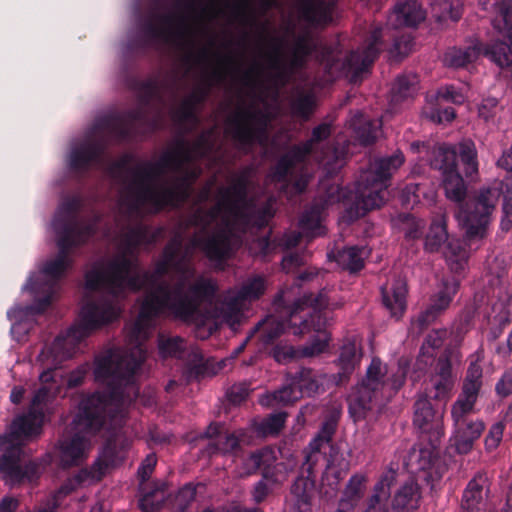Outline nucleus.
<instances>
[{
	"label": "nucleus",
	"mask_w": 512,
	"mask_h": 512,
	"mask_svg": "<svg viewBox=\"0 0 512 512\" xmlns=\"http://www.w3.org/2000/svg\"><path fill=\"white\" fill-rule=\"evenodd\" d=\"M382 29L376 28L371 32L368 43L360 51L352 52L341 60L338 54L326 48L321 49V61L325 62L327 78L325 82L338 77H345L352 83L361 81L368 73L369 67L381 50Z\"/></svg>",
	"instance_id": "obj_10"
},
{
	"label": "nucleus",
	"mask_w": 512,
	"mask_h": 512,
	"mask_svg": "<svg viewBox=\"0 0 512 512\" xmlns=\"http://www.w3.org/2000/svg\"><path fill=\"white\" fill-rule=\"evenodd\" d=\"M442 414L434 411L429 399L420 397L415 402L413 423L421 431L423 437L430 443V448L412 449L409 455V465L414 470H428L434 462V450L444 435Z\"/></svg>",
	"instance_id": "obj_13"
},
{
	"label": "nucleus",
	"mask_w": 512,
	"mask_h": 512,
	"mask_svg": "<svg viewBox=\"0 0 512 512\" xmlns=\"http://www.w3.org/2000/svg\"><path fill=\"white\" fill-rule=\"evenodd\" d=\"M298 353L292 346H276L273 351V357L279 363H286L297 357Z\"/></svg>",
	"instance_id": "obj_54"
},
{
	"label": "nucleus",
	"mask_w": 512,
	"mask_h": 512,
	"mask_svg": "<svg viewBox=\"0 0 512 512\" xmlns=\"http://www.w3.org/2000/svg\"><path fill=\"white\" fill-rule=\"evenodd\" d=\"M406 283L399 279L390 288L382 289V300L385 307L394 317H400L406 309Z\"/></svg>",
	"instance_id": "obj_25"
},
{
	"label": "nucleus",
	"mask_w": 512,
	"mask_h": 512,
	"mask_svg": "<svg viewBox=\"0 0 512 512\" xmlns=\"http://www.w3.org/2000/svg\"><path fill=\"white\" fill-rule=\"evenodd\" d=\"M369 253L370 251L366 247L352 246L339 251L336 256L332 253L327 256L330 260L333 257L340 268L349 272H357L363 268Z\"/></svg>",
	"instance_id": "obj_26"
},
{
	"label": "nucleus",
	"mask_w": 512,
	"mask_h": 512,
	"mask_svg": "<svg viewBox=\"0 0 512 512\" xmlns=\"http://www.w3.org/2000/svg\"><path fill=\"white\" fill-rule=\"evenodd\" d=\"M407 373L405 364L388 368L379 358H373L366 376L348 396V409L355 422L366 419L379 400H388L403 385Z\"/></svg>",
	"instance_id": "obj_5"
},
{
	"label": "nucleus",
	"mask_w": 512,
	"mask_h": 512,
	"mask_svg": "<svg viewBox=\"0 0 512 512\" xmlns=\"http://www.w3.org/2000/svg\"><path fill=\"white\" fill-rule=\"evenodd\" d=\"M158 349L162 358L179 357L183 349V340L179 337H167L160 334L158 337Z\"/></svg>",
	"instance_id": "obj_43"
},
{
	"label": "nucleus",
	"mask_w": 512,
	"mask_h": 512,
	"mask_svg": "<svg viewBox=\"0 0 512 512\" xmlns=\"http://www.w3.org/2000/svg\"><path fill=\"white\" fill-rule=\"evenodd\" d=\"M275 461L276 451L270 447H265L255 453H252L244 460V467L243 470L239 471V475H250L261 467L267 469L271 467Z\"/></svg>",
	"instance_id": "obj_34"
},
{
	"label": "nucleus",
	"mask_w": 512,
	"mask_h": 512,
	"mask_svg": "<svg viewBox=\"0 0 512 512\" xmlns=\"http://www.w3.org/2000/svg\"><path fill=\"white\" fill-rule=\"evenodd\" d=\"M404 161L403 153L396 151L391 156L380 157L371 162L356 182L354 203L346 209L344 218L353 221L368 211L380 208L388 199L391 176Z\"/></svg>",
	"instance_id": "obj_6"
},
{
	"label": "nucleus",
	"mask_w": 512,
	"mask_h": 512,
	"mask_svg": "<svg viewBox=\"0 0 512 512\" xmlns=\"http://www.w3.org/2000/svg\"><path fill=\"white\" fill-rule=\"evenodd\" d=\"M302 264V259L297 254H288L282 260V267L287 272L291 271L294 266Z\"/></svg>",
	"instance_id": "obj_64"
},
{
	"label": "nucleus",
	"mask_w": 512,
	"mask_h": 512,
	"mask_svg": "<svg viewBox=\"0 0 512 512\" xmlns=\"http://www.w3.org/2000/svg\"><path fill=\"white\" fill-rule=\"evenodd\" d=\"M458 154L465 165V173L471 176L478 171L475 145L471 141H464L459 144Z\"/></svg>",
	"instance_id": "obj_42"
},
{
	"label": "nucleus",
	"mask_w": 512,
	"mask_h": 512,
	"mask_svg": "<svg viewBox=\"0 0 512 512\" xmlns=\"http://www.w3.org/2000/svg\"><path fill=\"white\" fill-rule=\"evenodd\" d=\"M481 52L482 49L478 43L465 49L450 48L443 56V63L446 66L454 68L464 67L474 62L480 56Z\"/></svg>",
	"instance_id": "obj_32"
},
{
	"label": "nucleus",
	"mask_w": 512,
	"mask_h": 512,
	"mask_svg": "<svg viewBox=\"0 0 512 512\" xmlns=\"http://www.w3.org/2000/svg\"><path fill=\"white\" fill-rule=\"evenodd\" d=\"M208 55L209 51L207 48H202L199 51L197 61L200 65V75L188 95L177 106L161 107L157 111V116L167 111L171 119L176 123L194 124L197 122L196 112L198 105L205 100L210 90L214 86L221 85L226 77V72L223 68L209 63Z\"/></svg>",
	"instance_id": "obj_9"
},
{
	"label": "nucleus",
	"mask_w": 512,
	"mask_h": 512,
	"mask_svg": "<svg viewBox=\"0 0 512 512\" xmlns=\"http://www.w3.org/2000/svg\"><path fill=\"white\" fill-rule=\"evenodd\" d=\"M420 186L418 184H410L403 191V201L407 204H414L420 199Z\"/></svg>",
	"instance_id": "obj_60"
},
{
	"label": "nucleus",
	"mask_w": 512,
	"mask_h": 512,
	"mask_svg": "<svg viewBox=\"0 0 512 512\" xmlns=\"http://www.w3.org/2000/svg\"><path fill=\"white\" fill-rule=\"evenodd\" d=\"M126 340V349H109L96 356L93 373L95 380L104 386V392L91 394L80 402L72 422V434L63 436L56 448V456L62 467L82 464L97 434L108 439L88 472L101 469L103 476L109 467L125 459L131 440L120 428L129 404L138 393L134 374L146 358L144 346L130 340L127 328Z\"/></svg>",
	"instance_id": "obj_2"
},
{
	"label": "nucleus",
	"mask_w": 512,
	"mask_h": 512,
	"mask_svg": "<svg viewBox=\"0 0 512 512\" xmlns=\"http://www.w3.org/2000/svg\"><path fill=\"white\" fill-rule=\"evenodd\" d=\"M269 116L254 104L239 105L226 121L225 132L239 149L248 152L254 143L266 145Z\"/></svg>",
	"instance_id": "obj_12"
},
{
	"label": "nucleus",
	"mask_w": 512,
	"mask_h": 512,
	"mask_svg": "<svg viewBox=\"0 0 512 512\" xmlns=\"http://www.w3.org/2000/svg\"><path fill=\"white\" fill-rule=\"evenodd\" d=\"M350 126L354 130L356 138L362 144H370L376 140L379 135L381 121L368 120L361 112H356L350 119Z\"/></svg>",
	"instance_id": "obj_30"
},
{
	"label": "nucleus",
	"mask_w": 512,
	"mask_h": 512,
	"mask_svg": "<svg viewBox=\"0 0 512 512\" xmlns=\"http://www.w3.org/2000/svg\"><path fill=\"white\" fill-rule=\"evenodd\" d=\"M329 305V299L325 292H320L317 297L304 295L297 300L289 311V320H279L271 316L265 319L257 328L261 333V340L264 344L272 343L288 327H293V334L301 335L314 331L315 336L305 346L302 356L312 357L323 353L329 344L330 334L327 331L329 318L322 308Z\"/></svg>",
	"instance_id": "obj_4"
},
{
	"label": "nucleus",
	"mask_w": 512,
	"mask_h": 512,
	"mask_svg": "<svg viewBox=\"0 0 512 512\" xmlns=\"http://www.w3.org/2000/svg\"><path fill=\"white\" fill-rule=\"evenodd\" d=\"M497 393L506 397L512 393V367L507 370L496 384Z\"/></svg>",
	"instance_id": "obj_55"
},
{
	"label": "nucleus",
	"mask_w": 512,
	"mask_h": 512,
	"mask_svg": "<svg viewBox=\"0 0 512 512\" xmlns=\"http://www.w3.org/2000/svg\"><path fill=\"white\" fill-rule=\"evenodd\" d=\"M445 243L443 254L448 266L454 273L462 272L467 264L468 253L458 240H449L446 215L443 212L432 219L424 245L427 251L435 252Z\"/></svg>",
	"instance_id": "obj_16"
},
{
	"label": "nucleus",
	"mask_w": 512,
	"mask_h": 512,
	"mask_svg": "<svg viewBox=\"0 0 512 512\" xmlns=\"http://www.w3.org/2000/svg\"><path fill=\"white\" fill-rule=\"evenodd\" d=\"M506 269L503 262L497 258L493 259L487 267L486 275L487 282L490 286L498 285L500 279L505 275Z\"/></svg>",
	"instance_id": "obj_48"
},
{
	"label": "nucleus",
	"mask_w": 512,
	"mask_h": 512,
	"mask_svg": "<svg viewBox=\"0 0 512 512\" xmlns=\"http://www.w3.org/2000/svg\"><path fill=\"white\" fill-rule=\"evenodd\" d=\"M394 481L395 472L392 470L381 476L374 487L365 512H388L387 500L390 496V486Z\"/></svg>",
	"instance_id": "obj_24"
},
{
	"label": "nucleus",
	"mask_w": 512,
	"mask_h": 512,
	"mask_svg": "<svg viewBox=\"0 0 512 512\" xmlns=\"http://www.w3.org/2000/svg\"><path fill=\"white\" fill-rule=\"evenodd\" d=\"M80 207V198L73 196L62 201L51 229L56 235L59 252L47 261L37 272H33L23 285L22 291H28L33 298L30 306H15L7 312L12 322L11 334L18 342L23 341L33 328L35 317L44 312L58 297L59 280L71 265L70 250L89 239L94 233L96 223L83 225L76 212Z\"/></svg>",
	"instance_id": "obj_3"
},
{
	"label": "nucleus",
	"mask_w": 512,
	"mask_h": 512,
	"mask_svg": "<svg viewBox=\"0 0 512 512\" xmlns=\"http://www.w3.org/2000/svg\"><path fill=\"white\" fill-rule=\"evenodd\" d=\"M106 128L97 127L81 140L71 144L67 163L75 172L90 168L105 169L119 185V218L112 237L116 252L96 261L85 274L87 294L79 319L65 334L52 343V400L60 392L63 380L56 369L70 359L81 340L92 332L120 319L124 300L131 292L145 289L139 315L126 326L131 341L144 345L160 316H172L196 326V336L205 339L218 326L232 329L244 317L246 303L259 298L266 289L261 276L248 278L239 290L227 291L212 311L203 312L217 291L214 280L196 276L190 264L195 249L211 261L220 262L241 244L242 234L263 227L272 217L270 207L256 209L247 198L249 172L244 170L230 177L227 186L218 189L215 205L210 210L199 206L189 218L195 233L185 250L180 236L165 247L161 259L151 273H141L136 254L153 241L148 228L138 220L166 206L177 207L191 193L192 182L200 174L196 160L210 162L214 153V132L208 131L192 145L177 142L156 162H136L124 155L113 164L104 155L98 139Z\"/></svg>",
	"instance_id": "obj_1"
},
{
	"label": "nucleus",
	"mask_w": 512,
	"mask_h": 512,
	"mask_svg": "<svg viewBox=\"0 0 512 512\" xmlns=\"http://www.w3.org/2000/svg\"><path fill=\"white\" fill-rule=\"evenodd\" d=\"M459 287V282L454 278L444 279L430 298L428 307L420 313L415 324L419 328L435 321L450 306Z\"/></svg>",
	"instance_id": "obj_18"
},
{
	"label": "nucleus",
	"mask_w": 512,
	"mask_h": 512,
	"mask_svg": "<svg viewBox=\"0 0 512 512\" xmlns=\"http://www.w3.org/2000/svg\"><path fill=\"white\" fill-rule=\"evenodd\" d=\"M156 456L155 454H149L142 462L141 466L138 469V474L142 478V480H146L150 474L152 473L155 465H156Z\"/></svg>",
	"instance_id": "obj_59"
},
{
	"label": "nucleus",
	"mask_w": 512,
	"mask_h": 512,
	"mask_svg": "<svg viewBox=\"0 0 512 512\" xmlns=\"http://www.w3.org/2000/svg\"><path fill=\"white\" fill-rule=\"evenodd\" d=\"M419 486L414 481L403 484L394 494L392 508L395 512H410L418 507Z\"/></svg>",
	"instance_id": "obj_27"
},
{
	"label": "nucleus",
	"mask_w": 512,
	"mask_h": 512,
	"mask_svg": "<svg viewBox=\"0 0 512 512\" xmlns=\"http://www.w3.org/2000/svg\"><path fill=\"white\" fill-rule=\"evenodd\" d=\"M334 4L323 0L307 5L305 18L312 24L325 25L332 21Z\"/></svg>",
	"instance_id": "obj_36"
},
{
	"label": "nucleus",
	"mask_w": 512,
	"mask_h": 512,
	"mask_svg": "<svg viewBox=\"0 0 512 512\" xmlns=\"http://www.w3.org/2000/svg\"><path fill=\"white\" fill-rule=\"evenodd\" d=\"M360 357L361 353L356 340L348 341L343 344L338 359L343 374L350 373L359 363Z\"/></svg>",
	"instance_id": "obj_40"
},
{
	"label": "nucleus",
	"mask_w": 512,
	"mask_h": 512,
	"mask_svg": "<svg viewBox=\"0 0 512 512\" xmlns=\"http://www.w3.org/2000/svg\"><path fill=\"white\" fill-rule=\"evenodd\" d=\"M195 495L196 488L191 484L185 485L178 491L175 502L180 508L179 512H184L186 507L194 500Z\"/></svg>",
	"instance_id": "obj_51"
},
{
	"label": "nucleus",
	"mask_w": 512,
	"mask_h": 512,
	"mask_svg": "<svg viewBox=\"0 0 512 512\" xmlns=\"http://www.w3.org/2000/svg\"><path fill=\"white\" fill-rule=\"evenodd\" d=\"M207 438L213 439L214 441L208 444V454L214 453H230L233 452L239 444V439L234 434L222 433L221 426L218 424H211L206 432Z\"/></svg>",
	"instance_id": "obj_28"
},
{
	"label": "nucleus",
	"mask_w": 512,
	"mask_h": 512,
	"mask_svg": "<svg viewBox=\"0 0 512 512\" xmlns=\"http://www.w3.org/2000/svg\"><path fill=\"white\" fill-rule=\"evenodd\" d=\"M338 417L339 412L337 411L324 421L319 433L309 443L311 454L307 456V462L310 461L313 453L319 452L324 445H328L330 443L337 426Z\"/></svg>",
	"instance_id": "obj_38"
},
{
	"label": "nucleus",
	"mask_w": 512,
	"mask_h": 512,
	"mask_svg": "<svg viewBox=\"0 0 512 512\" xmlns=\"http://www.w3.org/2000/svg\"><path fill=\"white\" fill-rule=\"evenodd\" d=\"M292 380L298 390L301 391L302 396H311L317 393L320 387L324 385L326 376L305 368L302 369Z\"/></svg>",
	"instance_id": "obj_35"
},
{
	"label": "nucleus",
	"mask_w": 512,
	"mask_h": 512,
	"mask_svg": "<svg viewBox=\"0 0 512 512\" xmlns=\"http://www.w3.org/2000/svg\"><path fill=\"white\" fill-rule=\"evenodd\" d=\"M487 492L488 478L479 473L469 481L464 490L461 503L462 512H480Z\"/></svg>",
	"instance_id": "obj_23"
},
{
	"label": "nucleus",
	"mask_w": 512,
	"mask_h": 512,
	"mask_svg": "<svg viewBox=\"0 0 512 512\" xmlns=\"http://www.w3.org/2000/svg\"><path fill=\"white\" fill-rule=\"evenodd\" d=\"M19 507V500L12 496H5L0 501V512H15Z\"/></svg>",
	"instance_id": "obj_61"
},
{
	"label": "nucleus",
	"mask_w": 512,
	"mask_h": 512,
	"mask_svg": "<svg viewBox=\"0 0 512 512\" xmlns=\"http://www.w3.org/2000/svg\"><path fill=\"white\" fill-rule=\"evenodd\" d=\"M455 375L452 372V365L447 353L438 360L436 372L426 384L425 397L443 400L447 399L455 383Z\"/></svg>",
	"instance_id": "obj_21"
},
{
	"label": "nucleus",
	"mask_w": 512,
	"mask_h": 512,
	"mask_svg": "<svg viewBox=\"0 0 512 512\" xmlns=\"http://www.w3.org/2000/svg\"><path fill=\"white\" fill-rule=\"evenodd\" d=\"M410 149L414 153L424 154L425 160L436 169L442 171V186L447 199L459 203V210L465 207L474 199H470L466 204H462L466 196V185L463 178L455 167L457 151L450 146H439L433 150L434 157L430 156L431 145L428 142L415 141L411 143Z\"/></svg>",
	"instance_id": "obj_14"
},
{
	"label": "nucleus",
	"mask_w": 512,
	"mask_h": 512,
	"mask_svg": "<svg viewBox=\"0 0 512 512\" xmlns=\"http://www.w3.org/2000/svg\"><path fill=\"white\" fill-rule=\"evenodd\" d=\"M436 99L461 104L465 101L466 95L462 90L457 89L454 86H446L439 89Z\"/></svg>",
	"instance_id": "obj_49"
},
{
	"label": "nucleus",
	"mask_w": 512,
	"mask_h": 512,
	"mask_svg": "<svg viewBox=\"0 0 512 512\" xmlns=\"http://www.w3.org/2000/svg\"><path fill=\"white\" fill-rule=\"evenodd\" d=\"M302 397L293 380L290 384L283 386L279 390L262 395L259 402L262 406H285L291 404Z\"/></svg>",
	"instance_id": "obj_33"
},
{
	"label": "nucleus",
	"mask_w": 512,
	"mask_h": 512,
	"mask_svg": "<svg viewBox=\"0 0 512 512\" xmlns=\"http://www.w3.org/2000/svg\"><path fill=\"white\" fill-rule=\"evenodd\" d=\"M89 370V364L84 363L73 370L67 378V385L69 388L76 387L80 385Z\"/></svg>",
	"instance_id": "obj_56"
},
{
	"label": "nucleus",
	"mask_w": 512,
	"mask_h": 512,
	"mask_svg": "<svg viewBox=\"0 0 512 512\" xmlns=\"http://www.w3.org/2000/svg\"><path fill=\"white\" fill-rule=\"evenodd\" d=\"M473 410L451 408L453 420V433L450 437V445L459 454H467L473 448L475 441L481 436L485 424L480 419H470L468 415Z\"/></svg>",
	"instance_id": "obj_17"
},
{
	"label": "nucleus",
	"mask_w": 512,
	"mask_h": 512,
	"mask_svg": "<svg viewBox=\"0 0 512 512\" xmlns=\"http://www.w3.org/2000/svg\"><path fill=\"white\" fill-rule=\"evenodd\" d=\"M502 195L501 229L509 231L512 228V173L505 176L497 186L482 189L477 197L465 207H461L456 218L465 227L469 238H483L490 222L498 197Z\"/></svg>",
	"instance_id": "obj_7"
},
{
	"label": "nucleus",
	"mask_w": 512,
	"mask_h": 512,
	"mask_svg": "<svg viewBox=\"0 0 512 512\" xmlns=\"http://www.w3.org/2000/svg\"><path fill=\"white\" fill-rule=\"evenodd\" d=\"M424 115L434 123H446L450 122L455 118V110L451 107L439 110L432 104L424 108Z\"/></svg>",
	"instance_id": "obj_45"
},
{
	"label": "nucleus",
	"mask_w": 512,
	"mask_h": 512,
	"mask_svg": "<svg viewBox=\"0 0 512 512\" xmlns=\"http://www.w3.org/2000/svg\"><path fill=\"white\" fill-rule=\"evenodd\" d=\"M476 360L472 361L467 370V376L465 380H470L473 382H482V368L479 365V361L481 360V353H476Z\"/></svg>",
	"instance_id": "obj_58"
},
{
	"label": "nucleus",
	"mask_w": 512,
	"mask_h": 512,
	"mask_svg": "<svg viewBox=\"0 0 512 512\" xmlns=\"http://www.w3.org/2000/svg\"><path fill=\"white\" fill-rule=\"evenodd\" d=\"M315 106V98L312 93H298L292 101L291 107L294 114L308 118Z\"/></svg>",
	"instance_id": "obj_44"
},
{
	"label": "nucleus",
	"mask_w": 512,
	"mask_h": 512,
	"mask_svg": "<svg viewBox=\"0 0 512 512\" xmlns=\"http://www.w3.org/2000/svg\"><path fill=\"white\" fill-rule=\"evenodd\" d=\"M432 14L440 23L456 22L461 17L460 0H440L432 3Z\"/></svg>",
	"instance_id": "obj_37"
},
{
	"label": "nucleus",
	"mask_w": 512,
	"mask_h": 512,
	"mask_svg": "<svg viewBox=\"0 0 512 512\" xmlns=\"http://www.w3.org/2000/svg\"><path fill=\"white\" fill-rule=\"evenodd\" d=\"M249 394V388L245 384L233 385L228 391L229 400L238 404L242 402Z\"/></svg>",
	"instance_id": "obj_57"
},
{
	"label": "nucleus",
	"mask_w": 512,
	"mask_h": 512,
	"mask_svg": "<svg viewBox=\"0 0 512 512\" xmlns=\"http://www.w3.org/2000/svg\"><path fill=\"white\" fill-rule=\"evenodd\" d=\"M426 17V12L417 0L399 1L388 17L394 28L416 27Z\"/></svg>",
	"instance_id": "obj_22"
},
{
	"label": "nucleus",
	"mask_w": 512,
	"mask_h": 512,
	"mask_svg": "<svg viewBox=\"0 0 512 512\" xmlns=\"http://www.w3.org/2000/svg\"><path fill=\"white\" fill-rule=\"evenodd\" d=\"M490 1L481 4L486 9ZM493 5L497 9V15L492 20L493 29L497 37L505 41H495L486 46L483 53L499 67H509L512 65V0H494Z\"/></svg>",
	"instance_id": "obj_15"
},
{
	"label": "nucleus",
	"mask_w": 512,
	"mask_h": 512,
	"mask_svg": "<svg viewBox=\"0 0 512 512\" xmlns=\"http://www.w3.org/2000/svg\"><path fill=\"white\" fill-rule=\"evenodd\" d=\"M367 477L363 474L353 475L343 493L336 512H353L354 507L363 496Z\"/></svg>",
	"instance_id": "obj_29"
},
{
	"label": "nucleus",
	"mask_w": 512,
	"mask_h": 512,
	"mask_svg": "<svg viewBox=\"0 0 512 512\" xmlns=\"http://www.w3.org/2000/svg\"><path fill=\"white\" fill-rule=\"evenodd\" d=\"M417 82V76L414 74L398 76L391 90V103L394 105L401 100L411 97L416 91Z\"/></svg>",
	"instance_id": "obj_39"
},
{
	"label": "nucleus",
	"mask_w": 512,
	"mask_h": 512,
	"mask_svg": "<svg viewBox=\"0 0 512 512\" xmlns=\"http://www.w3.org/2000/svg\"><path fill=\"white\" fill-rule=\"evenodd\" d=\"M482 382H473L465 380L463 389L452 408H459L464 410H474V406L478 397V392Z\"/></svg>",
	"instance_id": "obj_41"
},
{
	"label": "nucleus",
	"mask_w": 512,
	"mask_h": 512,
	"mask_svg": "<svg viewBox=\"0 0 512 512\" xmlns=\"http://www.w3.org/2000/svg\"><path fill=\"white\" fill-rule=\"evenodd\" d=\"M446 336L447 330L445 329L434 330L427 335L417 359L419 369L430 366L434 362L436 350L442 346Z\"/></svg>",
	"instance_id": "obj_31"
},
{
	"label": "nucleus",
	"mask_w": 512,
	"mask_h": 512,
	"mask_svg": "<svg viewBox=\"0 0 512 512\" xmlns=\"http://www.w3.org/2000/svg\"><path fill=\"white\" fill-rule=\"evenodd\" d=\"M498 166L506 170V175L512 173V144L508 151L504 152L497 162Z\"/></svg>",
	"instance_id": "obj_62"
},
{
	"label": "nucleus",
	"mask_w": 512,
	"mask_h": 512,
	"mask_svg": "<svg viewBox=\"0 0 512 512\" xmlns=\"http://www.w3.org/2000/svg\"><path fill=\"white\" fill-rule=\"evenodd\" d=\"M163 498V493L160 497H158V492L146 494L139 501V506L143 512H153L160 507Z\"/></svg>",
	"instance_id": "obj_52"
},
{
	"label": "nucleus",
	"mask_w": 512,
	"mask_h": 512,
	"mask_svg": "<svg viewBox=\"0 0 512 512\" xmlns=\"http://www.w3.org/2000/svg\"><path fill=\"white\" fill-rule=\"evenodd\" d=\"M498 109V101L495 97H487L482 100L478 107L479 115L485 120L493 117Z\"/></svg>",
	"instance_id": "obj_53"
},
{
	"label": "nucleus",
	"mask_w": 512,
	"mask_h": 512,
	"mask_svg": "<svg viewBox=\"0 0 512 512\" xmlns=\"http://www.w3.org/2000/svg\"><path fill=\"white\" fill-rule=\"evenodd\" d=\"M402 230L408 238H418L424 227L423 221L416 219L412 215H403Z\"/></svg>",
	"instance_id": "obj_47"
},
{
	"label": "nucleus",
	"mask_w": 512,
	"mask_h": 512,
	"mask_svg": "<svg viewBox=\"0 0 512 512\" xmlns=\"http://www.w3.org/2000/svg\"><path fill=\"white\" fill-rule=\"evenodd\" d=\"M207 12L208 6L202 1L188 0L183 15L156 18L147 27V36L155 42L191 48Z\"/></svg>",
	"instance_id": "obj_8"
},
{
	"label": "nucleus",
	"mask_w": 512,
	"mask_h": 512,
	"mask_svg": "<svg viewBox=\"0 0 512 512\" xmlns=\"http://www.w3.org/2000/svg\"><path fill=\"white\" fill-rule=\"evenodd\" d=\"M504 428L502 422H497L491 426L485 438V446L488 450H493L498 447L503 437Z\"/></svg>",
	"instance_id": "obj_50"
},
{
	"label": "nucleus",
	"mask_w": 512,
	"mask_h": 512,
	"mask_svg": "<svg viewBox=\"0 0 512 512\" xmlns=\"http://www.w3.org/2000/svg\"><path fill=\"white\" fill-rule=\"evenodd\" d=\"M268 494V487L263 481H259L253 490L252 496L256 503L262 502Z\"/></svg>",
	"instance_id": "obj_63"
},
{
	"label": "nucleus",
	"mask_w": 512,
	"mask_h": 512,
	"mask_svg": "<svg viewBox=\"0 0 512 512\" xmlns=\"http://www.w3.org/2000/svg\"><path fill=\"white\" fill-rule=\"evenodd\" d=\"M312 48H317V46L308 40L298 41L288 66L284 64L279 50L271 52L269 63L271 69L276 73V84L284 85L288 81L289 74L302 67L305 58L312 54Z\"/></svg>",
	"instance_id": "obj_19"
},
{
	"label": "nucleus",
	"mask_w": 512,
	"mask_h": 512,
	"mask_svg": "<svg viewBox=\"0 0 512 512\" xmlns=\"http://www.w3.org/2000/svg\"><path fill=\"white\" fill-rule=\"evenodd\" d=\"M330 135V126L321 124L312 131L310 140L290 149L276 164L270 177L274 182H281V188L292 184L297 193L304 191L309 181V175L304 170V160L313 149V145Z\"/></svg>",
	"instance_id": "obj_11"
},
{
	"label": "nucleus",
	"mask_w": 512,
	"mask_h": 512,
	"mask_svg": "<svg viewBox=\"0 0 512 512\" xmlns=\"http://www.w3.org/2000/svg\"><path fill=\"white\" fill-rule=\"evenodd\" d=\"M286 419V413L279 412L270 415L268 418L264 419L260 425V430L265 435H273L277 434L281 428L284 426Z\"/></svg>",
	"instance_id": "obj_46"
},
{
	"label": "nucleus",
	"mask_w": 512,
	"mask_h": 512,
	"mask_svg": "<svg viewBox=\"0 0 512 512\" xmlns=\"http://www.w3.org/2000/svg\"><path fill=\"white\" fill-rule=\"evenodd\" d=\"M324 217V207L319 206L318 203L312 205L302 215L299 226L301 232H290L284 235L283 245L287 248L294 247L299 244L300 238L303 235L309 238L321 236L325 233V227L322 224Z\"/></svg>",
	"instance_id": "obj_20"
}]
</instances>
